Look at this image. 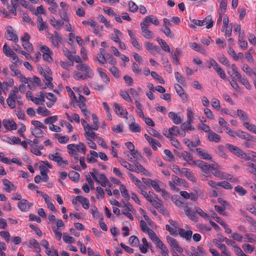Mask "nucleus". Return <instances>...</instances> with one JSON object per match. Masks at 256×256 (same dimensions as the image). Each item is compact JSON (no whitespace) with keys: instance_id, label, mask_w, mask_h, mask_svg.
<instances>
[{"instance_id":"obj_1","label":"nucleus","mask_w":256,"mask_h":256,"mask_svg":"<svg viewBox=\"0 0 256 256\" xmlns=\"http://www.w3.org/2000/svg\"><path fill=\"white\" fill-rule=\"evenodd\" d=\"M18 93V88L14 86L10 92L8 98L6 99V103L11 109H14L16 106V94Z\"/></svg>"},{"instance_id":"obj_2","label":"nucleus","mask_w":256,"mask_h":256,"mask_svg":"<svg viewBox=\"0 0 256 256\" xmlns=\"http://www.w3.org/2000/svg\"><path fill=\"white\" fill-rule=\"evenodd\" d=\"M166 240L172 250H174L180 254L184 252V249L180 245L176 239L168 236H166Z\"/></svg>"},{"instance_id":"obj_3","label":"nucleus","mask_w":256,"mask_h":256,"mask_svg":"<svg viewBox=\"0 0 256 256\" xmlns=\"http://www.w3.org/2000/svg\"><path fill=\"white\" fill-rule=\"evenodd\" d=\"M114 110L118 116L128 119V112L126 108L121 104L114 102Z\"/></svg>"},{"instance_id":"obj_4","label":"nucleus","mask_w":256,"mask_h":256,"mask_svg":"<svg viewBox=\"0 0 256 256\" xmlns=\"http://www.w3.org/2000/svg\"><path fill=\"white\" fill-rule=\"evenodd\" d=\"M78 70L84 72L89 78H92L94 76V72L90 67L87 64L81 63L76 66Z\"/></svg>"},{"instance_id":"obj_5","label":"nucleus","mask_w":256,"mask_h":256,"mask_svg":"<svg viewBox=\"0 0 256 256\" xmlns=\"http://www.w3.org/2000/svg\"><path fill=\"white\" fill-rule=\"evenodd\" d=\"M40 72L41 74H42L45 80H46V84L47 87L50 88H53L54 85L52 83V72L48 68L46 72H44L42 68L40 70Z\"/></svg>"},{"instance_id":"obj_6","label":"nucleus","mask_w":256,"mask_h":256,"mask_svg":"<svg viewBox=\"0 0 256 256\" xmlns=\"http://www.w3.org/2000/svg\"><path fill=\"white\" fill-rule=\"evenodd\" d=\"M178 155L180 158L183 159L190 165H193L196 164V160H194L193 156L191 154L186 151L178 152Z\"/></svg>"},{"instance_id":"obj_7","label":"nucleus","mask_w":256,"mask_h":256,"mask_svg":"<svg viewBox=\"0 0 256 256\" xmlns=\"http://www.w3.org/2000/svg\"><path fill=\"white\" fill-rule=\"evenodd\" d=\"M48 158L50 160L56 162L58 166H62V164L66 165L68 164V161L66 160H64L58 152H56L54 154H50Z\"/></svg>"},{"instance_id":"obj_8","label":"nucleus","mask_w":256,"mask_h":256,"mask_svg":"<svg viewBox=\"0 0 256 256\" xmlns=\"http://www.w3.org/2000/svg\"><path fill=\"white\" fill-rule=\"evenodd\" d=\"M33 205L32 203H30L28 200L25 199L21 200L18 204V207L22 212H28L30 208Z\"/></svg>"},{"instance_id":"obj_9","label":"nucleus","mask_w":256,"mask_h":256,"mask_svg":"<svg viewBox=\"0 0 256 256\" xmlns=\"http://www.w3.org/2000/svg\"><path fill=\"white\" fill-rule=\"evenodd\" d=\"M168 118L176 124H180L182 122V118L180 113H176L173 112H170L168 114Z\"/></svg>"},{"instance_id":"obj_10","label":"nucleus","mask_w":256,"mask_h":256,"mask_svg":"<svg viewBox=\"0 0 256 256\" xmlns=\"http://www.w3.org/2000/svg\"><path fill=\"white\" fill-rule=\"evenodd\" d=\"M54 35L52 34H49V38L51 40L52 44L56 48H58L60 46V42L62 40V38L59 35L58 32L55 31Z\"/></svg>"},{"instance_id":"obj_11","label":"nucleus","mask_w":256,"mask_h":256,"mask_svg":"<svg viewBox=\"0 0 256 256\" xmlns=\"http://www.w3.org/2000/svg\"><path fill=\"white\" fill-rule=\"evenodd\" d=\"M2 124L5 128L8 130H16L17 124L13 120L4 119L2 120Z\"/></svg>"},{"instance_id":"obj_12","label":"nucleus","mask_w":256,"mask_h":256,"mask_svg":"<svg viewBox=\"0 0 256 256\" xmlns=\"http://www.w3.org/2000/svg\"><path fill=\"white\" fill-rule=\"evenodd\" d=\"M195 164L197 165L200 168L203 172L206 174H209L212 167L210 164L202 160L196 161V164Z\"/></svg>"},{"instance_id":"obj_13","label":"nucleus","mask_w":256,"mask_h":256,"mask_svg":"<svg viewBox=\"0 0 256 256\" xmlns=\"http://www.w3.org/2000/svg\"><path fill=\"white\" fill-rule=\"evenodd\" d=\"M154 244L156 247L161 250L162 254L164 256H168V250L164 242L158 238L156 240Z\"/></svg>"},{"instance_id":"obj_14","label":"nucleus","mask_w":256,"mask_h":256,"mask_svg":"<svg viewBox=\"0 0 256 256\" xmlns=\"http://www.w3.org/2000/svg\"><path fill=\"white\" fill-rule=\"evenodd\" d=\"M185 176L188 180L193 182H196V179L194 174L188 168H182V174L180 176Z\"/></svg>"},{"instance_id":"obj_15","label":"nucleus","mask_w":256,"mask_h":256,"mask_svg":"<svg viewBox=\"0 0 256 256\" xmlns=\"http://www.w3.org/2000/svg\"><path fill=\"white\" fill-rule=\"evenodd\" d=\"M12 28L11 26H8L6 27V32L8 35V36H6V38L8 40L18 42V37L16 34L12 31Z\"/></svg>"},{"instance_id":"obj_16","label":"nucleus","mask_w":256,"mask_h":256,"mask_svg":"<svg viewBox=\"0 0 256 256\" xmlns=\"http://www.w3.org/2000/svg\"><path fill=\"white\" fill-rule=\"evenodd\" d=\"M181 238H184L188 241L191 240L192 232L190 230H186L182 228H179L178 233Z\"/></svg>"},{"instance_id":"obj_17","label":"nucleus","mask_w":256,"mask_h":256,"mask_svg":"<svg viewBox=\"0 0 256 256\" xmlns=\"http://www.w3.org/2000/svg\"><path fill=\"white\" fill-rule=\"evenodd\" d=\"M174 88L178 94V95L182 98L184 102H186L188 100V96L184 92V91L182 88L178 84H176L174 85Z\"/></svg>"},{"instance_id":"obj_18","label":"nucleus","mask_w":256,"mask_h":256,"mask_svg":"<svg viewBox=\"0 0 256 256\" xmlns=\"http://www.w3.org/2000/svg\"><path fill=\"white\" fill-rule=\"evenodd\" d=\"M92 170L94 172H90V174L95 181H96L98 183H100L101 186L104 187H106V186L108 185H110V182L108 179L107 180L106 182L105 180L100 181V180H98V177L96 176V174H98L97 170L93 168Z\"/></svg>"},{"instance_id":"obj_19","label":"nucleus","mask_w":256,"mask_h":256,"mask_svg":"<svg viewBox=\"0 0 256 256\" xmlns=\"http://www.w3.org/2000/svg\"><path fill=\"white\" fill-rule=\"evenodd\" d=\"M132 124L130 125V130L133 132H140L141 130L140 127L138 124L135 122V119L132 116H130Z\"/></svg>"},{"instance_id":"obj_20","label":"nucleus","mask_w":256,"mask_h":256,"mask_svg":"<svg viewBox=\"0 0 256 256\" xmlns=\"http://www.w3.org/2000/svg\"><path fill=\"white\" fill-rule=\"evenodd\" d=\"M226 147L231 152L238 157H240L242 152L239 148L232 144H226Z\"/></svg>"},{"instance_id":"obj_21","label":"nucleus","mask_w":256,"mask_h":256,"mask_svg":"<svg viewBox=\"0 0 256 256\" xmlns=\"http://www.w3.org/2000/svg\"><path fill=\"white\" fill-rule=\"evenodd\" d=\"M184 210L186 214L191 220H196V217L194 212L192 210V209L188 206L187 203L186 204Z\"/></svg>"},{"instance_id":"obj_22","label":"nucleus","mask_w":256,"mask_h":256,"mask_svg":"<svg viewBox=\"0 0 256 256\" xmlns=\"http://www.w3.org/2000/svg\"><path fill=\"white\" fill-rule=\"evenodd\" d=\"M198 155L201 158L204 160H209L212 158V156L208 152L200 148H197L196 149Z\"/></svg>"},{"instance_id":"obj_23","label":"nucleus","mask_w":256,"mask_h":256,"mask_svg":"<svg viewBox=\"0 0 256 256\" xmlns=\"http://www.w3.org/2000/svg\"><path fill=\"white\" fill-rule=\"evenodd\" d=\"M240 138L246 140V141H254V138L252 136L246 132L238 130V136Z\"/></svg>"},{"instance_id":"obj_24","label":"nucleus","mask_w":256,"mask_h":256,"mask_svg":"<svg viewBox=\"0 0 256 256\" xmlns=\"http://www.w3.org/2000/svg\"><path fill=\"white\" fill-rule=\"evenodd\" d=\"M210 171L213 175L215 176L218 177L220 179H225L227 180H231L232 176L230 174H228V176H224V174L219 170L216 169L214 167H212Z\"/></svg>"},{"instance_id":"obj_25","label":"nucleus","mask_w":256,"mask_h":256,"mask_svg":"<svg viewBox=\"0 0 256 256\" xmlns=\"http://www.w3.org/2000/svg\"><path fill=\"white\" fill-rule=\"evenodd\" d=\"M50 22L56 28L59 30L64 25V22L62 20H56L54 16H52Z\"/></svg>"},{"instance_id":"obj_26","label":"nucleus","mask_w":256,"mask_h":256,"mask_svg":"<svg viewBox=\"0 0 256 256\" xmlns=\"http://www.w3.org/2000/svg\"><path fill=\"white\" fill-rule=\"evenodd\" d=\"M118 161L122 166L129 170L130 171H136V168H134V166L132 164L128 163L122 158H118Z\"/></svg>"},{"instance_id":"obj_27","label":"nucleus","mask_w":256,"mask_h":256,"mask_svg":"<svg viewBox=\"0 0 256 256\" xmlns=\"http://www.w3.org/2000/svg\"><path fill=\"white\" fill-rule=\"evenodd\" d=\"M128 176L130 178L131 180L133 182L136 186L140 190L142 188H144L145 186L142 184V182L136 178L132 174L129 173Z\"/></svg>"},{"instance_id":"obj_28","label":"nucleus","mask_w":256,"mask_h":256,"mask_svg":"<svg viewBox=\"0 0 256 256\" xmlns=\"http://www.w3.org/2000/svg\"><path fill=\"white\" fill-rule=\"evenodd\" d=\"M230 70H228V73L231 76L237 78L240 74L238 71V68L234 64H232L230 66Z\"/></svg>"},{"instance_id":"obj_29","label":"nucleus","mask_w":256,"mask_h":256,"mask_svg":"<svg viewBox=\"0 0 256 256\" xmlns=\"http://www.w3.org/2000/svg\"><path fill=\"white\" fill-rule=\"evenodd\" d=\"M192 122L186 120V122L182 124L180 126V128H181L182 130L184 132V136L186 134V133H185L186 131L194 130V129H195L192 126Z\"/></svg>"},{"instance_id":"obj_30","label":"nucleus","mask_w":256,"mask_h":256,"mask_svg":"<svg viewBox=\"0 0 256 256\" xmlns=\"http://www.w3.org/2000/svg\"><path fill=\"white\" fill-rule=\"evenodd\" d=\"M238 81L242 84L244 85L246 88L248 90H250L252 88V86L250 84V82H248V80L246 78L245 76L242 77L241 74H240L238 78Z\"/></svg>"},{"instance_id":"obj_31","label":"nucleus","mask_w":256,"mask_h":256,"mask_svg":"<svg viewBox=\"0 0 256 256\" xmlns=\"http://www.w3.org/2000/svg\"><path fill=\"white\" fill-rule=\"evenodd\" d=\"M77 199L78 202L82 204L84 208L87 210L89 208L90 202L88 199L82 196H77Z\"/></svg>"},{"instance_id":"obj_32","label":"nucleus","mask_w":256,"mask_h":256,"mask_svg":"<svg viewBox=\"0 0 256 256\" xmlns=\"http://www.w3.org/2000/svg\"><path fill=\"white\" fill-rule=\"evenodd\" d=\"M208 140L210 142H214L218 143L220 141L221 137L216 132L211 131L208 134Z\"/></svg>"},{"instance_id":"obj_33","label":"nucleus","mask_w":256,"mask_h":256,"mask_svg":"<svg viewBox=\"0 0 256 256\" xmlns=\"http://www.w3.org/2000/svg\"><path fill=\"white\" fill-rule=\"evenodd\" d=\"M84 131V136L86 140H95L96 138L97 137L96 132L92 130L91 127Z\"/></svg>"},{"instance_id":"obj_34","label":"nucleus","mask_w":256,"mask_h":256,"mask_svg":"<svg viewBox=\"0 0 256 256\" xmlns=\"http://www.w3.org/2000/svg\"><path fill=\"white\" fill-rule=\"evenodd\" d=\"M237 116L240 119L244 122H248L249 118L248 114L242 110L238 109L236 111Z\"/></svg>"},{"instance_id":"obj_35","label":"nucleus","mask_w":256,"mask_h":256,"mask_svg":"<svg viewBox=\"0 0 256 256\" xmlns=\"http://www.w3.org/2000/svg\"><path fill=\"white\" fill-rule=\"evenodd\" d=\"M190 47L202 54H204L205 52V50L202 48V46L200 44H198L196 42H190Z\"/></svg>"},{"instance_id":"obj_36","label":"nucleus","mask_w":256,"mask_h":256,"mask_svg":"<svg viewBox=\"0 0 256 256\" xmlns=\"http://www.w3.org/2000/svg\"><path fill=\"white\" fill-rule=\"evenodd\" d=\"M120 190L121 192L122 196L126 200H128L130 199V196L128 192L127 189L126 188V186L124 184H120Z\"/></svg>"},{"instance_id":"obj_37","label":"nucleus","mask_w":256,"mask_h":256,"mask_svg":"<svg viewBox=\"0 0 256 256\" xmlns=\"http://www.w3.org/2000/svg\"><path fill=\"white\" fill-rule=\"evenodd\" d=\"M32 134L36 138H41L44 136V132L40 128H32Z\"/></svg>"},{"instance_id":"obj_38","label":"nucleus","mask_w":256,"mask_h":256,"mask_svg":"<svg viewBox=\"0 0 256 256\" xmlns=\"http://www.w3.org/2000/svg\"><path fill=\"white\" fill-rule=\"evenodd\" d=\"M86 98L81 94L79 95L78 100H76V104L80 108H83L86 107Z\"/></svg>"},{"instance_id":"obj_39","label":"nucleus","mask_w":256,"mask_h":256,"mask_svg":"<svg viewBox=\"0 0 256 256\" xmlns=\"http://www.w3.org/2000/svg\"><path fill=\"white\" fill-rule=\"evenodd\" d=\"M248 167L247 170L256 176V164L252 162H248L246 164Z\"/></svg>"},{"instance_id":"obj_40","label":"nucleus","mask_w":256,"mask_h":256,"mask_svg":"<svg viewBox=\"0 0 256 256\" xmlns=\"http://www.w3.org/2000/svg\"><path fill=\"white\" fill-rule=\"evenodd\" d=\"M3 52L8 57H10L15 53L13 48L12 49L8 46L6 44H5L3 46Z\"/></svg>"},{"instance_id":"obj_41","label":"nucleus","mask_w":256,"mask_h":256,"mask_svg":"<svg viewBox=\"0 0 256 256\" xmlns=\"http://www.w3.org/2000/svg\"><path fill=\"white\" fill-rule=\"evenodd\" d=\"M8 140H3V141L8 142L10 144H20V139L17 136H13L12 138L8 136L6 138Z\"/></svg>"},{"instance_id":"obj_42","label":"nucleus","mask_w":256,"mask_h":256,"mask_svg":"<svg viewBox=\"0 0 256 256\" xmlns=\"http://www.w3.org/2000/svg\"><path fill=\"white\" fill-rule=\"evenodd\" d=\"M97 72L99 73V74L102 79V81L106 84H108L110 82V79L108 78V76L105 72H102L101 69L98 68L97 69Z\"/></svg>"},{"instance_id":"obj_43","label":"nucleus","mask_w":256,"mask_h":256,"mask_svg":"<svg viewBox=\"0 0 256 256\" xmlns=\"http://www.w3.org/2000/svg\"><path fill=\"white\" fill-rule=\"evenodd\" d=\"M74 74V77L75 80H85L88 78H89L88 76H87V74H82L80 72H78V71H74L73 72Z\"/></svg>"},{"instance_id":"obj_44","label":"nucleus","mask_w":256,"mask_h":256,"mask_svg":"<svg viewBox=\"0 0 256 256\" xmlns=\"http://www.w3.org/2000/svg\"><path fill=\"white\" fill-rule=\"evenodd\" d=\"M243 126L248 130L256 134V125L252 124H250L248 122H243Z\"/></svg>"},{"instance_id":"obj_45","label":"nucleus","mask_w":256,"mask_h":256,"mask_svg":"<svg viewBox=\"0 0 256 256\" xmlns=\"http://www.w3.org/2000/svg\"><path fill=\"white\" fill-rule=\"evenodd\" d=\"M142 36L147 39H150L154 37L153 32L146 28H141Z\"/></svg>"},{"instance_id":"obj_46","label":"nucleus","mask_w":256,"mask_h":256,"mask_svg":"<svg viewBox=\"0 0 256 256\" xmlns=\"http://www.w3.org/2000/svg\"><path fill=\"white\" fill-rule=\"evenodd\" d=\"M75 148H76V152H80L82 154H85L86 152V148L82 142H80L78 144H75Z\"/></svg>"},{"instance_id":"obj_47","label":"nucleus","mask_w":256,"mask_h":256,"mask_svg":"<svg viewBox=\"0 0 256 256\" xmlns=\"http://www.w3.org/2000/svg\"><path fill=\"white\" fill-rule=\"evenodd\" d=\"M184 142L191 150H192L193 148L196 147L200 144V141H198L196 144H194V142H191L188 138L184 139Z\"/></svg>"},{"instance_id":"obj_48","label":"nucleus","mask_w":256,"mask_h":256,"mask_svg":"<svg viewBox=\"0 0 256 256\" xmlns=\"http://www.w3.org/2000/svg\"><path fill=\"white\" fill-rule=\"evenodd\" d=\"M75 147V144H69L67 146L68 153L72 156H76V154H78Z\"/></svg>"},{"instance_id":"obj_49","label":"nucleus","mask_w":256,"mask_h":256,"mask_svg":"<svg viewBox=\"0 0 256 256\" xmlns=\"http://www.w3.org/2000/svg\"><path fill=\"white\" fill-rule=\"evenodd\" d=\"M242 70L248 76H252L254 72V68L252 69L247 64H244L242 67Z\"/></svg>"},{"instance_id":"obj_50","label":"nucleus","mask_w":256,"mask_h":256,"mask_svg":"<svg viewBox=\"0 0 256 256\" xmlns=\"http://www.w3.org/2000/svg\"><path fill=\"white\" fill-rule=\"evenodd\" d=\"M204 22L205 25H206V28L209 29L212 27L214 24V20L210 16H208L204 19Z\"/></svg>"},{"instance_id":"obj_51","label":"nucleus","mask_w":256,"mask_h":256,"mask_svg":"<svg viewBox=\"0 0 256 256\" xmlns=\"http://www.w3.org/2000/svg\"><path fill=\"white\" fill-rule=\"evenodd\" d=\"M37 113L42 116H46L49 115L50 114V112L46 108L39 106L37 109Z\"/></svg>"},{"instance_id":"obj_52","label":"nucleus","mask_w":256,"mask_h":256,"mask_svg":"<svg viewBox=\"0 0 256 256\" xmlns=\"http://www.w3.org/2000/svg\"><path fill=\"white\" fill-rule=\"evenodd\" d=\"M10 62L14 64V65H21L22 60H20L16 53L10 56Z\"/></svg>"},{"instance_id":"obj_53","label":"nucleus","mask_w":256,"mask_h":256,"mask_svg":"<svg viewBox=\"0 0 256 256\" xmlns=\"http://www.w3.org/2000/svg\"><path fill=\"white\" fill-rule=\"evenodd\" d=\"M3 184L4 185L6 188L4 190L6 192H10L11 191V188L14 187V185L12 184L7 179H4L2 180Z\"/></svg>"},{"instance_id":"obj_54","label":"nucleus","mask_w":256,"mask_h":256,"mask_svg":"<svg viewBox=\"0 0 256 256\" xmlns=\"http://www.w3.org/2000/svg\"><path fill=\"white\" fill-rule=\"evenodd\" d=\"M152 206L157 210H159L162 206V200H160L158 198L156 200H153L152 198L150 202Z\"/></svg>"},{"instance_id":"obj_55","label":"nucleus","mask_w":256,"mask_h":256,"mask_svg":"<svg viewBox=\"0 0 256 256\" xmlns=\"http://www.w3.org/2000/svg\"><path fill=\"white\" fill-rule=\"evenodd\" d=\"M58 120L56 116H48L44 120V122L46 124H49L50 125L54 124H53L56 122Z\"/></svg>"},{"instance_id":"obj_56","label":"nucleus","mask_w":256,"mask_h":256,"mask_svg":"<svg viewBox=\"0 0 256 256\" xmlns=\"http://www.w3.org/2000/svg\"><path fill=\"white\" fill-rule=\"evenodd\" d=\"M186 111L187 120L193 122L194 114L192 108L191 107H188Z\"/></svg>"},{"instance_id":"obj_57","label":"nucleus","mask_w":256,"mask_h":256,"mask_svg":"<svg viewBox=\"0 0 256 256\" xmlns=\"http://www.w3.org/2000/svg\"><path fill=\"white\" fill-rule=\"evenodd\" d=\"M91 212L92 214V216L94 218H100L101 220L103 219V215L102 214H100L98 209L96 206H94L91 208Z\"/></svg>"},{"instance_id":"obj_58","label":"nucleus","mask_w":256,"mask_h":256,"mask_svg":"<svg viewBox=\"0 0 256 256\" xmlns=\"http://www.w3.org/2000/svg\"><path fill=\"white\" fill-rule=\"evenodd\" d=\"M172 201L174 202L176 206L179 208H184L186 204L184 203V200L180 198H178V199H175L174 198H172Z\"/></svg>"},{"instance_id":"obj_59","label":"nucleus","mask_w":256,"mask_h":256,"mask_svg":"<svg viewBox=\"0 0 256 256\" xmlns=\"http://www.w3.org/2000/svg\"><path fill=\"white\" fill-rule=\"evenodd\" d=\"M69 178L72 181H77L80 178V174L75 171H71L68 174Z\"/></svg>"},{"instance_id":"obj_60","label":"nucleus","mask_w":256,"mask_h":256,"mask_svg":"<svg viewBox=\"0 0 256 256\" xmlns=\"http://www.w3.org/2000/svg\"><path fill=\"white\" fill-rule=\"evenodd\" d=\"M244 250L247 253L251 254L254 249V246L250 244H244L242 245Z\"/></svg>"},{"instance_id":"obj_61","label":"nucleus","mask_w":256,"mask_h":256,"mask_svg":"<svg viewBox=\"0 0 256 256\" xmlns=\"http://www.w3.org/2000/svg\"><path fill=\"white\" fill-rule=\"evenodd\" d=\"M164 154L166 155L165 158L168 162H172L174 160V156L169 150H165Z\"/></svg>"},{"instance_id":"obj_62","label":"nucleus","mask_w":256,"mask_h":256,"mask_svg":"<svg viewBox=\"0 0 256 256\" xmlns=\"http://www.w3.org/2000/svg\"><path fill=\"white\" fill-rule=\"evenodd\" d=\"M32 124L34 126V128H38L46 129V126H45L42 122L36 120H33L31 122Z\"/></svg>"},{"instance_id":"obj_63","label":"nucleus","mask_w":256,"mask_h":256,"mask_svg":"<svg viewBox=\"0 0 256 256\" xmlns=\"http://www.w3.org/2000/svg\"><path fill=\"white\" fill-rule=\"evenodd\" d=\"M97 19L100 22L104 24V26L106 28H109L110 26V22L106 19V18L103 15H99Z\"/></svg>"},{"instance_id":"obj_64","label":"nucleus","mask_w":256,"mask_h":256,"mask_svg":"<svg viewBox=\"0 0 256 256\" xmlns=\"http://www.w3.org/2000/svg\"><path fill=\"white\" fill-rule=\"evenodd\" d=\"M234 190L240 196H244L246 194V190L240 186L235 187Z\"/></svg>"}]
</instances>
